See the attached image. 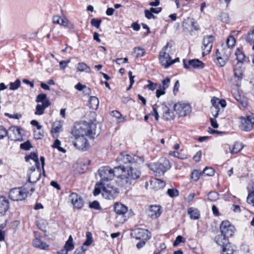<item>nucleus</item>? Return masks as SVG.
Listing matches in <instances>:
<instances>
[{"label": "nucleus", "instance_id": "obj_10", "mask_svg": "<svg viewBox=\"0 0 254 254\" xmlns=\"http://www.w3.org/2000/svg\"><path fill=\"white\" fill-rule=\"evenodd\" d=\"M9 197L13 201L22 200L27 197V193L21 188H14L10 190Z\"/></svg>", "mask_w": 254, "mask_h": 254}, {"label": "nucleus", "instance_id": "obj_38", "mask_svg": "<svg viewBox=\"0 0 254 254\" xmlns=\"http://www.w3.org/2000/svg\"><path fill=\"white\" fill-rule=\"evenodd\" d=\"M77 69L80 71H86V72H90V67L84 63H79L77 65Z\"/></svg>", "mask_w": 254, "mask_h": 254}, {"label": "nucleus", "instance_id": "obj_3", "mask_svg": "<svg viewBox=\"0 0 254 254\" xmlns=\"http://www.w3.org/2000/svg\"><path fill=\"white\" fill-rule=\"evenodd\" d=\"M123 172L121 166H117L112 169L109 166H103L98 170L99 175L100 177V182H104L112 180L114 177L120 179L121 173Z\"/></svg>", "mask_w": 254, "mask_h": 254}, {"label": "nucleus", "instance_id": "obj_28", "mask_svg": "<svg viewBox=\"0 0 254 254\" xmlns=\"http://www.w3.org/2000/svg\"><path fill=\"white\" fill-rule=\"evenodd\" d=\"M233 70L235 77L239 80H242L243 77V71L241 66L239 64H236L234 67Z\"/></svg>", "mask_w": 254, "mask_h": 254}, {"label": "nucleus", "instance_id": "obj_5", "mask_svg": "<svg viewBox=\"0 0 254 254\" xmlns=\"http://www.w3.org/2000/svg\"><path fill=\"white\" fill-rule=\"evenodd\" d=\"M146 165L156 176L163 175L171 168V164L169 161L165 158L160 159L155 163L147 164Z\"/></svg>", "mask_w": 254, "mask_h": 254}, {"label": "nucleus", "instance_id": "obj_46", "mask_svg": "<svg viewBox=\"0 0 254 254\" xmlns=\"http://www.w3.org/2000/svg\"><path fill=\"white\" fill-rule=\"evenodd\" d=\"M220 53L221 56L225 57V59H229L232 53L231 49L228 47L227 48H223Z\"/></svg>", "mask_w": 254, "mask_h": 254}, {"label": "nucleus", "instance_id": "obj_19", "mask_svg": "<svg viewBox=\"0 0 254 254\" xmlns=\"http://www.w3.org/2000/svg\"><path fill=\"white\" fill-rule=\"evenodd\" d=\"M163 114L162 118L166 121L173 120L175 117L174 112L170 109L166 105H162Z\"/></svg>", "mask_w": 254, "mask_h": 254}, {"label": "nucleus", "instance_id": "obj_4", "mask_svg": "<svg viewBox=\"0 0 254 254\" xmlns=\"http://www.w3.org/2000/svg\"><path fill=\"white\" fill-rule=\"evenodd\" d=\"M221 235L215 237L216 243H220L222 241L228 240L229 237L233 235L235 231L234 227L228 221H223L220 227Z\"/></svg>", "mask_w": 254, "mask_h": 254}, {"label": "nucleus", "instance_id": "obj_21", "mask_svg": "<svg viewBox=\"0 0 254 254\" xmlns=\"http://www.w3.org/2000/svg\"><path fill=\"white\" fill-rule=\"evenodd\" d=\"M235 55L236 57V60L238 61L237 64L240 65V64L249 61L248 58H247L244 53L240 48H237L236 50Z\"/></svg>", "mask_w": 254, "mask_h": 254}, {"label": "nucleus", "instance_id": "obj_9", "mask_svg": "<svg viewBox=\"0 0 254 254\" xmlns=\"http://www.w3.org/2000/svg\"><path fill=\"white\" fill-rule=\"evenodd\" d=\"M214 40L215 37L213 35H206L204 37L201 47L203 51L202 53L203 56L205 55L209 54L211 52Z\"/></svg>", "mask_w": 254, "mask_h": 254}, {"label": "nucleus", "instance_id": "obj_8", "mask_svg": "<svg viewBox=\"0 0 254 254\" xmlns=\"http://www.w3.org/2000/svg\"><path fill=\"white\" fill-rule=\"evenodd\" d=\"M118 193L119 191L116 188L104 183L103 191L102 192L103 197L108 199H113L118 195Z\"/></svg>", "mask_w": 254, "mask_h": 254}, {"label": "nucleus", "instance_id": "obj_27", "mask_svg": "<svg viewBox=\"0 0 254 254\" xmlns=\"http://www.w3.org/2000/svg\"><path fill=\"white\" fill-rule=\"evenodd\" d=\"M188 213L191 219L196 220L200 217V212L197 208L190 207L188 209Z\"/></svg>", "mask_w": 254, "mask_h": 254}, {"label": "nucleus", "instance_id": "obj_40", "mask_svg": "<svg viewBox=\"0 0 254 254\" xmlns=\"http://www.w3.org/2000/svg\"><path fill=\"white\" fill-rule=\"evenodd\" d=\"M72 145L76 149L81 151H86L89 148V144H72Z\"/></svg>", "mask_w": 254, "mask_h": 254}, {"label": "nucleus", "instance_id": "obj_43", "mask_svg": "<svg viewBox=\"0 0 254 254\" xmlns=\"http://www.w3.org/2000/svg\"><path fill=\"white\" fill-rule=\"evenodd\" d=\"M21 85V81L19 79H16L13 82H10L9 83V89L11 90H17Z\"/></svg>", "mask_w": 254, "mask_h": 254}, {"label": "nucleus", "instance_id": "obj_2", "mask_svg": "<svg viewBox=\"0 0 254 254\" xmlns=\"http://www.w3.org/2000/svg\"><path fill=\"white\" fill-rule=\"evenodd\" d=\"M123 172L120 176V180L118 181L119 185L124 188L129 187L131 184V181L139 178L141 175V172L132 166L127 168L121 167Z\"/></svg>", "mask_w": 254, "mask_h": 254}, {"label": "nucleus", "instance_id": "obj_64", "mask_svg": "<svg viewBox=\"0 0 254 254\" xmlns=\"http://www.w3.org/2000/svg\"><path fill=\"white\" fill-rule=\"evenodd\" d=\"M32 147L31 144H20V148L24 150H29Z\"/></svg>", "mask_w": 254, "mask_h": 254}, {"label": "nucleus", "instance_id": "obj_60", "mask_svg": "<svg viewBox=\"0 0 254 254\" xmlns=\"http://www.w3.org/2000/svg\"><path fill=\"white\" fill-rule=\"evenodd\" d=\"M165 90L164 88H162L160 86L157 89L156 91V96L157 98H159L161 95L165 94Z\"/></svg>", "mask_w": 254, "mask_h": 254}, {"label": "nucleus", "instance_id": "obj_59", "mask_svg": "<svg viewBox=\"0 0 254 254\" xmlns=\"http://www.w3.org/2000/svg\"><path fill=\"white\" fill-rule=\"evenodd\" d=\"M89 207L96 210H99L101 208L99 203L97 201H94L91 202L89 204Z\"/></svg>", "mask_w": 254, "mask_h": 254}, {"label": "nucleus", "instance_id": "obj_32", "mask_svg": "<svg viewBox=\"0 0 254 254\" xmlns=\"http://www.w3.org/2000/svg\"><path fill=\"white\" fill-rule=\"evenodd\" d=\"M244 146L242 144H232V145H229V148L231 153H237L240 151Z\"/></svg>", "mask_w": 254, "mask_h": 254}, {"label": "nucleus", "instance_id": "obj_15", "mask_svg": "<svg viewBox=\"0 0 254 254\" xmlns=\"http://www.w3.org/2000/svg\"><path fill=\"white\" fill-rule=\"evenodd\" d=\"M132 156L125 152L121 153L116 159V161L120 165L124 167V165L131 164Z\"/></svg>", "mask_w": 254, "mask_h": 254}, {"label": "nucleus", "instance_id": "obj_57", "mask_svg": "<svg viewBox=\"0 0 254 254\" xmlns=\"http://www.w3.org/2000/svg\"><path fill=\"white\" fill-rule=\"evenodd\" d=\"M8 135L7 130L2 126H0V139Z\"/></svg>", "mask_w": 254, "mask_h": 254}, {"label": "nucleus", "instance_id": "obj_36", "mask_svg": "<svg viewBox=\"0 0 254 254\" xmlns=\"http://www.w3.org/2000/svg\"><path fill=\"white\" fill-rule=\"evenodd\" d=\"M145 53V50L140 47H135L133 49V54L136 58L143 57Z\"/></svg>", "mask_w": 254, "mask_h": 254}, {"label": "nucleus", "instance_id": "obj_14", "mask_svg": "<svg viewBox=\"0 0 254 254\" xmlns=\"http://www.w3.org/2000/svg\"><path fill=\"white\" fill-rule=\"evenodd\" d=\"M254 128V114L246 117L242 123V129L245 131H250Z\"/></svg>", "mask_w": 254, "mask_h": 254}, {"label": "nucleus", "instance_id": "obj_16", "mask_svg": "<svg viewBox=\"0 0 254 254\" xmlns=\"http://www.w3.org/2000/svg\"><path fill=\"white\" fill-rule=\"evenodd\" d=\"M71 202L74 208L80 209L83 206L82 199L76 193H72L69 196Z\"/></svg>", "mask_w": 254, "mask_h": 254}, {"label": "nucleus", "instance_id": "obj_7", "mask_svg": "<svg viewBox=\"0 0 254 254\" xmlns=\"http://www.w3.org/2000/svg\"><path fill=\"white\" fill-rule=\"evenodd\" d=\"M9 131L12 132L8 135V138L11 140L21 141L23 140V137L25 134V131L23 128L18 126H11L9 128Z\"/></svg>", "mask_w": 254, "mask_h": 254}, {"label": "nucleus", "instance_id": "obj_35", "mask_svg": "<svg viewBox=\"0 0 254 254\" xmlns=\"http://www.w3.org/2000/svg\"><path fill=\"white\" fill-rule=\"evenodd\" d=\"M245 39L248 43L254 44V26L248 32Z\"/></svg>", "mask_w": 254, "mask_h": 254}, {"label": "nucleus", "instance_id": "obj_6", "mask_svg": "<svg viewBox=\"0 0 254 254\" xmlns=\"http://www.w3.org/2000/svg\"><path fill=\"white\" fill-rule=\"evenodd\" d=\"M174 109L180 117H185L190 113L191 106L188 103L178 102L174 105Z\"/></svg>", "mask_w": 254, "mask_h": 254}, {"label": "nucleus", "instance_id": "obj_31", "mask_svg": "<svg viewBox=\"0 0 254 254\" xmlns=\"http://www.w3.org/2000/svg\"><path fill=\"white\" fill-rule=\"evenodd\" d=\"M89 107L93 110H97L98 108L99 101L95 96H91L89 100Z\"/></svg>", "mask_w": 254, "mask_h": 254}, {"label": "nucleus", "instance_id": "obj_23", "mask_svg": "<svg viewBox=\"0 0 254 254\" xmlns=\"http://www.w3.org/2000/svg\"><path fill=\"white\" fill-rule=\"evenodd\" d=\"M40 177L41 173L40 171L34 169L28 176V181L30 183H35L40 179Z\"/></svg>", "mask_w": 254, "mask_h": 254}, {"label": "nucleus", "instance_id": "obj_54", "mask_svg": "<svg viewBox=\"0 0 254 254\" xmlns=\"http://www.w3.org/2000/svg\"><path fill=\"white\" fill-rule=\"evenodd\" d=\"M200 175V172L197 170H195L191 173V179L194 181H197L199 179Z\"/></svg>", "mask_w": 254, "mask_h": 254}, {"label": "nucleus", "instance_id": "obj_61", "mask_svg": "<svg viewBox=\"0 0 254 254\" xmlns=\"http://www.w3.org/2000/svg\"><path fill=\"white\" fill-rule=\"evenodd\" d=\"M70 60L62 61L60 62V67L61 69H64L67 66V64L70 63Z\"/></svg>", "mask_w": 254, "mask_h": 254}, {"label": "nucleus", "instance_id": "obj_33", "mask_svg": "<svg viewBox=\"0 0 254 254\" xmlns=\"http://www.w3.org/2000/svg\"><path fill=\"white\" fill-rule=\"evenodd\" d=\"M104 185V183L101 182H97L96 184L94 190H93V194L95 196H97L99 194L101 191L102 192L103 191Z\"/></svg>", "mask_w": 254, "mask_h": 254}, {"label": "nucleus", "instance_id": "obj_34", "mask_svg": "<svg viewBox=\"0 0 254 254\" xmlns=\"http://www.w3.org/2000/svg\"><path fill=\"white\" fill-rule=\"evenodd\" d=\"M36 102L37 103L41 102L42 104H45L46 102L48 104H51L49 100L47 98L46 94L44 93H41L39 94L36 99Z\"/></svg>", "mask_w": 254, "mask_h": 254}, {"label": "nucleus", "instance_id": "obj_12", "mask_svg": "<svg viewBox=\"0 0 254 254\" xmlns=\"http://www.w3.org/2000/svg\"><path fill=\"white\" fill-rule=\"evenodd\" d=\"M131 235L136 239L140 240H148L151 237V233L148 230L141 228L133 230Z\"/></svg>", "mask_w": 254, "mask_h": 254}, {"label": "nucleus", "instance_id": "obj_53", "mask_svg": "<svg viewBox=\"0 0 254 254\" xmlns=\"http://www.w3.org/2000/svg\"><path fill=\"white\" fill-rule=\"evenodd\" d=\"M144 15L145 17L148 19H155L156 18V16L154 15L153 12H151L150 8L144 10Z\"/></svg>", "mask_w": 254, "mask_h": 254}, {"label": "nucleus", "instance_id": "obj_37", "mask_svg": "<svg viewBox=\"0 0 254 254\" xmlns=\"http://www.w3.org/2000/svg\"><path fill=\"white\" fill-rule=\"evenodd\" d=\"M30 159L33 160L37 165L39 164L38 155L35 152H31L29 155H26L25 157V160L26 162H28Z\"/></svg>", "mask_w": 254, "mask_h": 254}, {"label": "nucleus", "instance_id": "obj_41", "mask_svg": "<svg viewBox=\"0 0 254 254\" xmlns=\"http://www.w3.org/2000/svg\"><path fill=\"white\" fill-rule=\"evenodd\" d=\"M236 40L233 36H229L226 40V45L229 48H232L235 45Z\"/></svg>", "mask_w": 254, "mask_h": 254}, {"label": "nucleus", "instance_id": "obj_56", "mask_svg": "<svg viewBox=\"0 0 254 254\" xmlns=\"http://www.w3.org/2000/svg\"><path fill=\"white\" fill-rule=\"evenodd\" d=\"M170 78L169 77L166 78L164 80L162 81V85H160L159 86L164 88L165 89H166L170 85Z\"/></svg>", "mask_w": 254, "mask_h": 254}, {"label": "nucleus", "instance_id": "obj_17", "mask_svg": "<svg viewBox=\"0 0 254 254\" xmlns=\"http://www.w3.org/2000/svg\"><path fill=\"white\" fill-rule=\"evenodd\" d=\"M222 248V254H233L234 250L229 242V240H223L220 243H217Z\"/></svg>", "mask_w": 254, "mask_h": 254}, {"label": "nucleus", "instance_id": "obj_47", "mask_svg": "<svg viewBox=\"0 0 254 254\" xmlns=\"http://www.w3.org/2000/svg\"><path fill=\"white\" fill-rule=\"evenodd\" d=\"M167 193L171 197H174L178 196L179 192L176 189H169L168 190Z\"/></svg>", "mask_w": 254, "mask_h": 254}, {"label": "nucleus", "instance_id": "obj_39", "mask_svg": "<svg viewBox=\"0 0 254 254\" xmlns=\"http://www.w3.org/2000/svg\"><path fill=\"white\" fill-rule=\"evenodd\" d=\"M144 158L143 156L139 155H135L133 157H132L131 164H140L144 162Z\"/></svg>", "mask_w": 254, "mask_h": 254}, {"label": "nucleus", "instance_id": "obj_45", "mask_svg": "<svg viewBox=\"0 0 254 254\" xmlns=\"http://www.w3.org/2000/svg\"><path fill=\"white\" fill-rule=\"evenodd\" d=\"M148 84L144 86V89H148L151 91H154L157 87L158 84L156 83H153L150 80H147Z\"/></svg>", "mask_w": 254, "mask_h": 254}, {"label": "nucleus", "instance_id": "obj_1", "mask_svg": "<svg viewBox=\"0 0 254 254\" xmlns=\"http://www.w3.org/2000/svg\"><path fill=\"white\" fill-rule=\"evenodd\" d=\"M96 124L93 123L84 122L82 125L74 127L72 129V134L75 137L82 138L84 143H87L88 140L85 137L86 136L91 139H94L97 137L98 134L96 131Z\"/></svg>", "mask_w": 254, "mask_h": 254}, {"label": "nucleus", "instance_id": "obj_18", "mask_svg": "<svg viewBox=\"0 0 254 254\" xmlns=\"http://www.w3.org/2000/svg\"><path fill=\"white\" fill-rule=\"evenodd\" d=\"M161 207L160 206L151 205L148 209V215L151 218L156 219L161 215Z\"/></svg>", "mask_w": 254, "mask_h": 254}, {"label": "nucleus", "instance_id": "obj_22", "mask_svg": "<svg viewBox=\"0 0 254 254\" xmlns=\"http://www.w3.org/2000/svg\"><path fill=\"white\" fill-rule=\"evenodd\" d=\"M33 245L34 247L41 250H48L49 246L46 243L43 242L39 238L36 237L33 241Z\"/></svg>", "mask_w": 254, "mask_h": 254}, {"label": "nucleus", "instance_id": "obj_48", "mask_svg": "<svg viewBox=\"0 0 254 254\" xmlns=\"http://www.w3.org/2000/svg\"><path fill=\"white\" fill-rule=\"evenodd\" d=\"M214 170L211 167H205L202 172V174L207 176H212L214 174Z\"/></svg>", "mask_w": 254, "mask_h": 254}, {"label": "nucleus", "instance_id": "obj_62", "mask_svg": "<svg viewBox=\"0 0 254 254\" xmlns=\"http://www.w3.org/2000/svg\"><path fill=\"white\" fill-rule=\"evenodd\" d=\"M169 155L173 156L175 157L183 159L184 158V157L180 155V153L178 151H170L169 153Z\"/></svg>", "mask_w": 254, "mask_h": 254}, {"label": "nucleus", "instance_id": "obj_11", "mask_svg": "<svg viewBox=\"0 0 254 254\" xmlns=\"http://www.w3.org/2000/svg\"><path fill=\"white\" fill-rule=\"evenodd\" d=\"M184 67L187 69L190 68L202 69L204 67L205 64L198 59H192L188 62L183 60Z\"/></svg>", "mask_w": 254, "mask_h": 254}, {"label": "nucleus", "instance_id": "obj_30", "mask_svg": "<svg viewBox=\"0 0 254 254\" xmlns=\"http://www.w3.org/2000/svg\"><path fill=\"white\" fill-rule=\"evenodd\" d=\"M50 106V104L46 102L45 104H37L36 107L35 114L37 115H41L44 114L45 110Z\"/></svg>", "mask_w": 254, "mask_h": 254}, {"label": "nucleus", "instance_id": "obj_25", "mask_svg": "<svg viewBox=\"0 0 254 254\" xmlns=\"http://www.w3.org/2000/svg\"><path fill=\"white\" fill-rule=\"evenodd\" d=\"M233 96L238 103L243 107L246 108L248 105L247 99L243 96L240 95L239 92L233 94Z\"/></svg>", "mask_w": 254, "mask_h": 254}, {"label": "nucleus", "instance_id": "obj_26", "mask_svg": "<svg viewBox=\"0 0 254 254\" xmlns=\"http://www.w3.org/2000/svg\"><path fill=\"white\" fill-rule=\"evenodd\" d=\"M8 206V200L3 196L0 197V214L3 215L7 210Z\"/></svg>", "mask_w": 254, "mask_h": 254}, {"label": "nucleus", "instance_id": "obj_24", "mask_svg": "<svg viewBox=\"0 0 254 254\" xmlns=\"http://www.w3.org/2000/svg\"><path fill=\"white\" fill-rule=\"evenodd\" d=\"M216 56L217 61L215 62V63L216 65L219 67L225 66L228 59H225V57L221 56V54L218 49H217L216 51Z\"/></svg>", "mask_w": 254, "mask_h": 254}, {"label": "nucleus", "instance_id": "obj_58", "mask_svg": "<svg viewBox=\"0 0 254 254\" xmlns=\"http://www.w3.org/2000/svg\"><path fill=\"white\" fill-rule=\"evenodd\" d=\"M4 116L11 119H19L22 117V115L20 114H14L13 115L9 113H5Z\"/></svg>", "mask_w": 254, "mask_h": 254}, {"label": "nucleus", "instance_id": "obj_52", "mask_svg": "<svg viewBox=\"0 0 254 254\" xmlns=\"http://www.w3.org/2000/svg\"><path fill=\"white\" fill-rule=\"evenodd\" d=\"M247 200L248 203L254 206V190L249 193Z\"/></svg>", "mask_w": 254, "mask_h": 254}, {"label": "nucleus", "instance_id": "obj_44", "mask_svg": "<svg viewBox=\"0 0 254 254\" xmlns=\"http://www.w3.org/2000/svg\"><path fill=\"white\" fill-rule=\"evenodd\" d=\"M208 199L211 201H214L219 198V194L216 191H210L208 194Z\"/></svg>", "mask_w": 254, "mask_h": 254}, {"label": "nucleus", "instance_id": "obj_29", "mask_svg": "<svg viewBox=\"0 0 254 254\" xmlns=\"http://www.w3.org/2000/svg\"><path fill=\"white\" fill-rule=\"evenodd\" d=\"M62 126L59 123H54L52 125L51 132L54 138L58 137V133L62 130Z\"/></svg>", "mask_w": 254, "mask_h": 254}, {"label": "nucleus", "instance_id": "obj_13", "mask_svg": "<svg viewBox=\"0 0 254 254\" xmlns=\"http://www.w3.org/2000/svg\"><path fill=\"white\" fill-rule=\"evenodd\" d=\"M169 43H168L162 49V51L160 52L159 59L160 63L162 66H164L165 68L169 67H166L167 64L170 63L171 56L169 54L166 53L165 51L167 49Z\"/></svg>", "mask_w": 254, "mask_h": 254}, {"label": "nucleus", "instance_id": "obj_50", "mask_svg": "<svg viewBox=\"0 0 254 254\" xmlns=\"http://www.w3.org/2000/svg\"><path fill=\"white\" fill-rule=\"evenodd\" d=\"M102 23V20L101 19L93 18L91 20V24L95 27L97 28H99Z\"/></svg>", "mask_w": 254, "mask_h": 254}, {"label": "nucleus", "instance_id": "obj_20", "mask_svg": "<svg viewBox=\"0 0 254 254\" xmlns=\"http://www.w3.org/2000/svg\"><path fill=\"white\" fill-rule=\"evenodd\" d=\"M115 211L118 215L117 218L119 216H124L127 211V207L120 203H116L114 207Z\"/></svg>", "mask_w": 254, "mask_h": 254}, {"label": "nucleus", "instance_id": "obj_51", "mask_svg": "<svg viewBox=\"0 0 254 254\" xmlns=\"http://www.w3.org/2000/svg\"><path fill=\"white\" fill-rule=\"evenodd\" d=\"M93 242V238L92 233L90 232H87L86 233V241L84 242L86 245H89V246L92 244Z\"/></svg>", "mask_w": 254, "mask_h": 254}, {"label": "nucleus", "instance_id": "obj_63", "mask_svg": "<svg viewBox=\"0 0 254 254\" xmlns=\"http://www.w3.org/2000/svg\"><path fill=\"white\" fill-rule=\"evenodd\" d=\"M219 99L215 97H213L211 100V102L212 103V107H218V103H219Z\"/></svg>", "mask_w": 254, "mask_h": 254}, {"label": "nucleus", "instance_id": "obj_55", "mask_svg": "<svg viewBox=\"0 0 254 254\" xmlns=\"http://www.w3.org/2000/svg\"><path fill=\"white\" fill-rule=\"evenodd\" d=\"M185 239L181 236H178L177 237L176 240L173 243V246L176 247L178 246L181 243H185Z\"/></svg>", "mask_w": 254, "mask_h": 254}, {"label": "nucleus", "instance_id": "obj_42", "mask_svg": "<svg viewBox=\"0 0 254 254\" xmlns=\"http://www.w3.org/2000/svg\"><path fill=\"white\" fill-rule=\"evenodd\" d=\"M153 183L156 189H163L166 185L165 182L160 179H156Z\"/></svg>", "mask_w": 254, "mask_h": 254}, {"label": "nucleus", "instance_id": "obj_49", "mask_svg": "<svg viewBox=\"0 0 254 254\" xmlns=\"http://www.w3.org/2000/svg\"><path fill=\"white\" fill-rule=\"evenodd\" d=\"M223 110H221V109L218 107H211V111L212 114H213V117L214 118H216L218 117L219 113H222L223 112Z\"/></svg>", "mask_w": 254, "mask_h": 254}]
</instances>
